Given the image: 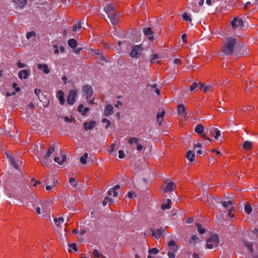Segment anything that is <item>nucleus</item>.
Masks as SVG:
<instances>
[{"mask_svg":"<svg viewBox=\"0 0 258 258\" xmlns=\"http://www.w3.org/2000/svg\"><path fill=\"white\" fill-rule=\"evenodd\" d=\"M236 42L237 41L235 38L232 37L226 38L222 47V52L227 55H232Z\"/></svg>","mask_w":258,"mask_h":258,"instance_id":"obj_1","label":"nucleus"},{"mask_svg":"<svg viewBox=\"0 0 258 258\" xmlns=\"http://www.w3.org/2000/svg\"><path fill=\"white\" fill-rule=\"evenodd\" d=\"M219 236L217 233H211L207 239L206 247L211 249L216 248L219 245Z\"/></svg>","mask_w":258,"mask_h":258,"instance_id":"obj_2","label":"nucleus"},{"mask_svg":"<svg viewBox=\"0 0 258 258\" xmlns=\"http://www.w3.org/2000/svg\"><path fill=\"white\" fill-rule=\"evenodd\" d=\"M143 49V48L141 45L134 46L130 52L131 56L136 58H139L141 55V51H142Z\"/></svg>","mask_w":258,"mask_h":258,"instance_id":"obj_3","label":"nucleus"},{"mask_svg":"<svg viewBox=\"0 0 258 258\" xmlns=\"http://www.w3.org/2000/svg\"><path fill=\"white\" fill-rule=\"evenodd\" d=\"M54 146L53 145H51L49 146V148L45 155V156L43 157V159L42 160V165L43 166H46L47 165V161L50 156L54 152Z\"/></svg>","mask_w":258,"mask_h":258,"instance_id":"obj_4","label":"nucleus"},{"mask_svg":"<svg viewBox=\"0 0 258 258\" xmlns=\"http://www.w3.org/2000/svg\"><path fill=\"white\" fill-rule=\"evenodd\" d=\"M77 96V90H71L69 92V95L67 98V102L70 105H72L75 103V99Z\"/></svg>","mask_w":258,"mask_h":258,"instance_id":"obj_5","label":"nucleus"},{"mask_svg":"<svg viewBox=\"0 0 258 258\" xmlns=\"http://www.w3.org/2000/svg\"><path fill=\"white\" fill-rule=\"evenodd\" d=\"M165 184L162 187V190L164 192L167 191H172L174 189V183L172 181H169L165 183Z\"/></svg>","mask_w":258,"mask_h":258,"instance_id":"obj_6","label":"nucleus"},{"mask_svg":"<svg viewBox=\"0 0 258 258\" xmlns=\"http://www.w3.org/2000/svg\"><path fill=\"white\" fill-rule=\"evenodd\" d=\"M177 110L179 115L185 119L187 117V112L185 110L184 105L183 104H178L177 106Z\"/></svg>","mask_w":258,"mask_h":258,"instance_id":"obj_7","label":"nucleus"},{"mask_svg":"<svg viewBox=\"0 0 258 258\" xmlns=\"http://www.w3.org/2000/svg\"><path fill=\"white\" fill-rule=\"evenodd\" d=\"M83 91L85 93V95L87 99H89L93 95L92 88L90 85H85L83 87Z\"/></svg>","mask_w":258,"mask_h":258,"instance_id":"obj_8","label":"nucleus"},{"mask_svg":"<svg viewBox=\"0 0 258 258\" xmlns=\"http://www.w3.org/2000/svg\"><path fill=\"white\" fill-rule=\"evenodd\" d=\"M243 25V22L241 19L234 18L231 22V26L233 28H236L239 27H242Z\"/></svg>","mask_w":258,"mask_h":258,"instance_id":"obj_9","label":"nucleus"},{"mask_svg":"<svg viewBox=\"0 0 258 258\" xmlns=\"http://www.w3.org/2000/svg\"><path fill=\"white\" fill-rule=\"evenodd\" d=\"M152 232V235L155 237L156 239L159 238L163 234V232L165 231L164 229H157L154 231L152 228L150 229Z\"/></svg>","mask_w":258,"mask_h":258,"instance_id":"obj_10","label":"nucleus"},{"mask_svg":"<svg viewBox=\"0 0 258 258\" xmlns=\"http://www.w3.org/2000/svg\"><path fill=\"white\" fill-rule=\"evenodd\" d=\"M110 19L111 23L116 25L117 24L119 21V16L116 14L115 13L111 14L110 15L108 16Z\"/></svg>","mask_w":258,"mask_h":258,"instance_id":"obj_11","label":"nucleus"},{"mask_svg":"<svg viewBox=\"0 0 258 258\" xmlns=\"http://www.w3.org/2000/svg\"><path fill=\"white\" fill-rule=\"evenodd\" d=\"M95 121L92 120L90 122H84L83 124V127L85 130L88 131L93 129V128L95 126Z\"/></svg>","mask_w":258,"mask_h":258,"instance_id":"obj_12","label":"nucleus"},{"mask_svg":"<svg viewBox=\"0 0 258 258\" xmlns=\"http://www.w3.org/2000/svg\"><path fill=\"white\" fill-rule=\"evenodd\" d=\"M30 72L28 70H23L19 72L18 77L20 79H26L30 76Z\"/></svg>","mask_w":258,"mask_h":258,"instance_id":"obj_13","label":"nucleus"},{"mask_svg":"<svg viewBox=\"0 0 258 258\" xmlns=\"http://www.w3.org/2000/svg\"><path fill=\"white\" fill-rule=\"evenodd\" d=\"M104 11L108 16L114 13L115 8L111 4H107L104 8Z\"/></svg>","mask_w":258,"mask_h":258,"instance_id":"obj_14","label":"nucleus"},{"mask_svg":"<svg viewBox=\"0 0 258 258\" xmlns=\"http://www.w3.org/2000/svg\"><path fill=\"white\" fill-rule=\"evenodd\" d=\"M57 98L60 105H63L65 102L64 94L63 91L59 90L57 92Z\"/></svg>","mask_w":258,"mask_h":258,"instance_id":"obj_15","label":"nucleus"},{"mask_svg":"<svg viewBox=\"0 0 258 258\" xmlns=\"http://www.w3.org/2000/svg\"><path fill=\"white\" fill-rule=\"evenodd\" d=\"M169 246L170 251L173 252H176L178 250V246L176 243V242L173 240H170L168 244Z\"/></svg>","mask_w":258,"mask_h":258,"instance_id":"obj_16","label":"nucleus"},{"mask_svg":"<svg viewBox=\"0 0 258 258\" xmlns=\"http://www.w3.org/2000/svg\"><path fill=\"white\" fill-rule=\"evenodd\" d=\"M37 67L39 69L42 70L46 74H48L50 72L48 66L46 64L39 63L37 65Z\"/></svg>","mask_w":258,"mask_h":258,"instance_id":"obj_17","label":"nucleus"},{"mask_svg":"<svg viewBox=\"0 0 258 258\" xmlns=\"http://www.w3.org/2000/svg\"><path fill=\"white\" fill-rule=\"evenodd\" d=\"M113 113V106L111 105L108 104L106 105L104 110V115L108 116Z\"/></svg>","mask_w":258,"mask_h":258,"instance_id":"obj_18","label":"nucleus"},{"mask_svg":"<svg viewBox=\"0 0 258 258\" xmlns=\"http://www.w3.org/2000/svg\"><path fill=\"white\" fill-rule=\"evenodd\" d=\"M15 3L17 7H20L21 9L24 8V7L27 4V0H13Z\"/></svg>","mask_w":258,"mask_h":258,"instance_id":"obj_19","label":"nucleus"},{"mask_svg":"<svg viewBox=\"0 0 258 258\" xmlns=\"http://www.w3.org/2000/svg\"><path fill=\"white\" fill-rule=\"evenodd\" d=\"M199 84L200 89L203 90L205 93L212 91L213 90V87L211 85L204 86V85L203 83H199Z\"/></svg>","mask_w":258,"mask_h":258,"instance_id":"obj_20","label":"nucleus"},{"mask_svg":"<svg viewBox=\"0 0 258 258\" xmlns=\"http://www.w3.org/2000/svg\"><path fill=\"white\" fill-rule=\"evenodd\" d=\"M165 114V112L162 111L159 112L157 114V122L159 125H161L163 120V116Z\"/></svg>","mask_w":258,"mask_h":258,"instance_id":"obj_21","label":"nucleus"},{"mask_svg":"<svg viewBox=\"0 0 258 258\" xmlns=\"http://www.w3.org/2000/svg\"><path fill=\"white\" fill-rule=\"evenodd\" d=\"M252 146V143L248 141H245L242 145V148L244 150H250Z\"/></svg>","mask_w":258,"mask_h":258,"instance_id":"obj_22","label":"nucleus"},{"mask_svg":"<svg viewBox=\"0 0 258 258\" xmlns=\"http://www.w3.org/2000/svg\"><path fill=\"white\" fill-rule=\"evenodd\" d=\"M252 210V209L250 204L248 202H246L244 206V211L245 213L247 214H250L251 213Z\"/></svg>","mask_w":258,"mask_h":258,"instance_id":"obj_23","label":"nucleus"},{"mask_svg":"<svg viewBox=\"0 0 258 258\" xmlns=\"http://www.w3.org/2000/svg\"><path fill=\"white\" fill-rule=\"evenodd\" d=\"M68 45L72 48L75 49L77 46V41L72 38L68 40Z\"/></svg>","mask_w":258,"mask_h":258,"instance_id":"obj_24","label":"nucleus"},{"mask_svg":"<svg viewBox=\"0 0 258 258\" xmlns=\"http://www.w3.org/2000/svg\"><path fill=\"white\" fill-rule=\"evenodd\" d=\"M195 155L191 151H188L186 155V157L190 162H192L194 160Z\"/></svg>","mask_w":258,"mask_h":258,"instance_id":"obj_25","label":"nucleus"},{"mask_svg":"<svg viewBox=\"0 0 258 258\" xmlns=\"http://www.w3.org/2000/svg\"><path fill=\"white\" fill-rule=\"evenodd\" d=\"M195 130L197 134H202L204 131V126L201 124H198L196 126Z\"/></svg>","mask_w":258,"mask_h":258,"instance_id":"obj_26","label":"nucleus"},{"mask_svg":"<svg viewBox=\"0 0 258 258\" xmlns=\"http://www.w3.org/2000/svg\"><path fill=\"white\" fill-rule=\"evenodd\" d=\"M243 242L244 245L249 249L250 252L252 253L253 251L252 244L250 242L246 241H244Z\"/></svg>","mask_w":258,"mask_h":258,"instance_id":"obj_27","label":"nucleus"},{"mask_svg":"<svg viewBox=\"0 0 258 258\" xmlns=\"http://www.w3.org/2000/svg\"><path fill=\"white\" fill-rule=\"evenodd\" d=\"M7 157L9 158V160L11 162V164L13 167L15 168L16 169H18L19 168L17 163H16L15 159L11 156H9L8 155H7Z\"/></svg>","mask_w":258,"mask_h":258,"instance_id":"obj_28","label":"nucleus"},{"mask_svg":"<svg viewBox=\"0 0 258 258\" xmlns=\"http://www.w3.org/2000/svg\"><path fill=\"white\" fill-rule=\"evenodd\" d=\"M88 154L87 153H84L80 158V161L83 164H85L87 163V159L88 158Z\"/></svg>","mask_w":258,"mask_h":258,"instance_id":"obj_29","label":"nucleus"},{"mask_svg":"<svg viewBox=\"0 0 258 258\" xmlns=\"http://www.w3.org/2000/svg\"><path fill=\"white\" fill-rule=\"evenodd\" d=\"M82 28L81 23L80 22H78L77 24H75L72 27V31L73 32L77 31V30H80Z\"/></svg>","mask_w":258,"mask_h":258,"instance_id":"obj_30","label":"nucleus"},{"mask_svg":"<svg viewBox=\"0 0 258 258\" xmlns=\"http://www.w3.org/2000/svg\"><path fill=\"white\" fill-rule=\"evenodd\" d=\"M54 223L56 226L60 227V224L63 222L64 219L62 217H59L58 218H55Z\"/></svg>","mask_w":258,"mask_h":258,"instance_id":"obj_31","label":"nucleus"},{"mask_svg":"<svg viewBox=\"0 0 258 258\" xmlns=\"http://www.w3.org/2000/svg\"><path fill=\"white\" fill-rule=\"evenodd\" d=\"M214 132H215V133L214 138H215V139L217 140L220 136V131L218 130L217 128H214L213 131H210V133L213 135L214 134Z\"/></svg>","mask_w":258,"mask_h":258,"instance_id":"obj_32","label":"nucleus"},{"mask_svg":"<svg viewBox=\"0 0 258 258\" xmlns=\"http://www.w3.org/2000/svg\"><path fill=\"white\" fill-rule=\"evenodd\" d=\"M171 203V200H170L169 199H167V203L162 205L161 209L163 210H164L165 209H169L170 208V205Z\"/></svg>","mask_w":258,"mask_h":258,"instance_id":"obj_33","label":"nucleus"},{"mask_svg":"<svg viewBox=\"0 0 258 258\" xmlns=\"http://www.w3.org/2000/svg\"><path fill=\"white\" fill-rule=\"evenodd\" d=\"M198 231L200 234H204L206 232V229L203 228L201 224L198 223L197 224Z\"/></svg>","mask_w":258,"mask_h":258,"instance_id":"obj_34","label":"nucleus"},{"mask_svg":"<svg viewBox=\"0 0 258 258\" xmlns=\"http://www.w3.org/2000/svg\"><path fill=\"white\" fill-rule=\"evenodd\" d=\"M144 33L146 36H148L152 35L153 33V32L150 27H148L144 29Z\"/></svg>","mask_w":258,"mask_h":258,"instance_id":"obj_35","label":"nucleus"},{"mask_svg":"<svg viewBox=\"0 0 258 258\" xmlns=\"http://www.w3.org/2000/svg\"><path fill=\"white\" fill-rule=\"evenodd\" d=\"M107 202H109L110 203L112 204L114 202V201L108 197H105L104 201H103V205L104 206H106Z\"/></svg>","mask_w":258,"mask_h":258,"instance_id":"obj_36","label":"nucleus"},{"mask_svg":"<svg viewBox=\"0 0 258 258\" xmlns=\"http://www.w3.org/2000/svg\"><path fill=\"white\" fill-rule=\"evenodd\" d=\"M135 143L136 144H138V142H139V139H137V138L136 137H132L131 138H130L128 140V144H133L134 143Z\"/></svg>","mask_w":258,"mask_h":258,"instance_id":"obj_37","label":"nucleus"},{"mask_svg":"<svg viewBox=\"0 0 258 258\" xmlns=\"http://www.w3.org/2000/svg\"><path fill=\"white\" fill-rule=\"evenodd\" d=\"M107 194L109 196H111L112 195L113 196L115 197H117L118 195L117 192L114 189H111V188L107 191Z\"/></svg>","mask_w":258,"mask_h":258,"instance_id":"obj_38","label":"nucleus"},{"mask_svg":"<svg viewBox=\"0 0 258 258\" xmlns=\"http://www.w3.org/2000/svg\"><path fill=\"white\" fill-rule=\"evenodd\" d=\"M182 18L185 21H189V22H191V19L189 15H188L187 14V13H184L182 15Z\"/></svg>","mask_w":258,"mask_h":258,"instance_id":"obj_39","label":"nucleus"},{"mask_svg":"<svg viewBox=\"0 0 258 258\" xmlns=\"http://www.w3.org/2000/svg\"><path fill=\"white\" fill-rule=\"evenodd\" d=\"M36 33L34 31L29 32L26 34V37L28 39H30L32 37H35Z\"/></svg>","mask_w":258,"mask_h":258,"instance_id":"obj_40","label":"nucleus"},{"mask_svg":"<svg viewBox=\"0 0 258 258\" xmlns=\"http://www.w3.org/2000/svg\"><path fill=\"white\" fill-rule=\"evenodd\" d=\"M159 58L158 55L157 54H155L153 55V57L151 60V63H154V62H158V60H156Z\"/></svg>","mask_w":258,"mask_h":258,"instance_id":"obj_41","label":"nucleus"},{"mask_svg":"<svg viewBox=\"0 0 258 258\" xmlns=\"http://www.w3.org/2000/svg\"><path fill=\"white\" fill-rule=\"evenodd\" d=\"M159 252L158 249L156 248H152L149 249V253L150 254H157Z\"/></svg>","mask_w":258,"mask_h":258,"instance_id":"obj_42","label":"nucleus"},{"mask_svg":"<svg viewBox=\"0 0 258 258\" xmlns=\"http://www.w3.org/2000/svg\"><path fill=\"white\" fill-rule=\"evenodd\" d=\"M232 204V201H229L227 202L226 201H224L222 202V206L227 208L228 205H231Z\"/></svg>","mask_w":258,"mask_h":258,"instance_id":"obj_43","label":"nucleus"},{"mask_svg":"<svg viewBox=\"0 0 258 258\" xmlns=\"http://www.w3.org/2000/svg\"><path fill=\"white\" fill-rule=\"evenodd\" d=\"M199 87V84L197 83H194L192 84V85L190 86V91H193L196 88H198Z\"/></svg>","mask_w":258,"mask_h":258,"instance_id":"obj_44","label":"nucleus"},{"mask_svg":"<svg viewBox=\"0 0 258 258\" xmlns=\"http://www.w3.org/2000/svg\"><path fill=\"white\" fill-rule=\"evenodd\" d=\"M102 122H107V123L105 125V128L107 129L110 126V121L107 119V118H103L102 120Z\"/></svg>","mask_w":258,"mask_h":258,"instance_id":"obj_45","label":"nucleus"},{"mask_svg":"<svg viewBox=\"0 0 258 258\" xmlns=\"http://www.w3.org/2000/svg\"><path fill=\"white\" fill-rule=\"evenodd\" d=\"M69 246L73 249L74 250L77 251L78 250V248L77 247L76 244L75 243H72L70 244H69Z\"/></svg>","mask_w":258,"mask_h":258,"instance_id":"obj_46","label":"nucleus"},{"mask_svg":"<svg viewBox=\"0 0 258 258\" xmlns=\"http://www.w3.org/2000/svg\"><path fill=\"white\" fill-rule=\"evenodd\" d=\"M54 162L57 163L59 165H62L63 164V161H61L59 157H55L53 159Z\"/></svg>","mask_w":258,"mask_h":258,"instance_id":"obj_47","label":"nucleus"},{"mask_svg":"<svg viewBox=\"0 0 258 258\" xmlns=\"http://www.w3.org/2000/svg\"><path fill=\"white\" fill-rule=\"evenodd\" d=\"M175 252L169 251L167 253L168 256L169 258H175V255L174 254Z\"/></svg>","mask_w":258,"mask_h":258,"instance_id":"obj_48","label":"nucleus"},{"mask_svg":"<svg viewBox=\"0 0 258 258\" xmlns=\"http://www.w3.org/2000/svg\"><path fill=\"white\" fill-rule=\"evenodd\" d=\"M118 153H119V158L120 159H122L125 157V154H124L123 151L120 150L118 151Z\"/></svg>","mask_w":258,"mask_h":258,"instance_id":"obj_49","label":"nucleus"},{"mask_svg":"<svg viewBox=\"0 0 258 258\" xmlns=\"http://www.w3.org/2000/svg\"><path fill=\"white\" fill-rule=\"evenodd\" d=\"M191 240L194 242H197L199 241V239L196 235H194L192 236Z\"/></svg>","mask_w":258,"mask_h":258,"instance_id":"obj_50","label":"nucleus"},{"mask_svg":"<svg viewBox=\"0 0 258 258\" xmlns=\"http://www.w3.org/2000/svg\"><path fill=\"white\" fill-rule=\"evenodd\" d=\"M200 135H201V137L202 138H203L204 139L207 140L209 141L210 142H211L212 141V140L210 138H209V137L206 136V135L205 133H203L202 134H200Z\"/></svg>","mask_w":258,"mask_h":258,"instance_id":"obj_51","label":"nucleus"},{"mask_svg":"<svg viewBox=\"0 0 258 258\" xmlns=\"http://www.w3.org/2000/svg\"><path fill=\"white\" fill-rule=\"evenodd\" d=\"M93 255L95 256H96V257H99L100 256V254L99 251L98 250H97V249L94 250L93 251Z\"/></svg>","mask_w":258,"mask_h":258,"instance_id":"obj_52","label":"nucleus"},{"mask_svg":"<svg viewBox=\"0 0 258 258\" xmlns=\"http://www.w3.org/2000/svg\"><path fill=\"white\" fill-rule=\"evenodd\" d=\"M84 108V105L81 104H80L78 107V111L80 113H83V109Z\"/></svg>","mask_w":258,"mask_h":258,"instance_id":"obj_53","label":"nucleus"},{"mask_svg":"<svg viewBox=\"0 0 258 258\" xmlns=\"http://www.w3.org/2000/svg\"><path fill=\"white\" fill-rule=\"evenodd\" d=\"M115 148V144H112L110 146V149L109 150L108 152L110 153H111L113 151Z\"/></svg>","mask_w":258,"mask_h":258,"instance_id":"obj_54","label":"nucleus"},{"mask_svg":"<svg viewBox=\"0 0 258 258\" xmlns=\"http://www.w3.org/2000/svg\"><path fill=\"white\" fill-rule=\"evenodd\" d=\"M233 209V207H231L230 209H228V216L231 218L234 217V215L231 213Z\"/></svg>","mask_w":258,"mask_h":258,"instance_id":"obj_55","label":"nucleus"},{"mask_svg":"<svg viewBox=\"0 0 258 258\" xmlns=\"http://www.w3.org/2000/svg\"><path fill=\"white\" fill-rule=\"evenodd\" d=\"M17 66L19 68H23L25 67V65L22 63L20 61H18L17 62Z\"/></svg>","mask_w":258,"mask_h":258,"instance_id":"obj_56","label":"nucleus"},{"mask_svg":"<svg viewBox=\"0 0 258 258\" xmlns=\"http://www.w3.org/2000/svg\"><path fill=\"white\" fill-rule=\"evenodd\" d=\"M34 92L36 94V95L38 97V98H39V96L40 93H41V90L38 89H35L34 90Z\"/></svg>","mask_w":258,"mask_h":258,"instance_id":"obj_57","label":"nucleus"},{"mask_svg":"<svg viewBox=\"0 0 258 258\" xmlns=\"http://www.w3.org/2000/svg\"><path fill=\"white\" fill-rule=\"evenodd\" d=\"M254 107H252V106L251 105H249L247 107H244L243 108V110L244 111H245L246 110H250L251 108H253Z\"/></svg>","mask_w":258,"mask_h":258,"instance_id":"obj_58","label":"nucleus"},{"mask_svg":"<svg viewBox=\"0 0 258 258\" xmlns=\"http://www.w3.org/2000/svg\"><path fill=\"white\" fill-rule=\"evenodd\" d=\"M53 47L55 48V49L54 51V52L55 54H57L59 53V50H58V47L55 45L53 46Z\"/></svg>","mask_w":258,"mask_h":258,"instance_id":"obj_59","label":"nucleus"},{"mask_svg":"<svg viewBox=\"0 0 258 258\" xmlns=\"http://www.w3.org/2000/svg\"><path fill=\"white\" fill-rule=\"evenodd\" d=\"M100 59H101L102 60H105L106 62H108V61L106 59V57L102 53H100Z\"/></svg>","mask_w":258,"mask_h":258,"instance_id":"obj_60","label":"nucleus"},{"mask_svg":"<svg viewBox=\"0 0 258 258\" xmlns=\"http://www.w3.org/2000/svg\"><path fill=\"white\" fill-rule=\"evenodd\" d=\"M143 148V146L140 144H137V149L140 151H141Z\"/></svg>","mask_w":258,"mask_h":258,"instance_id":"obj_61","label":"nucleus"},{"mask_svg":"<svg viewBox=\"0 0 258 258\" xmlns=\"http://www.w3.org/2000/svg\"><path fill=\"white\" fill-rule=\"evenodd\" d=\"M89 110V108H88V107L84 108V111L82 113V115H86Z\"/></svg>","mask_w":258,"mask_h":258,"instance_id":"obj_62","label":"nucleus"},{"mask_svg":"<svg viewBox=\"0 0 258 258\" xmlns=\"http://www.w3.org/2000/svg\"><path fill=\"white\" fill-rule=\"evenodd\" d=\"M174 63L181 64V61L180 59L175 58L173 61Z\"/></svg>","mask_w":258,"mask_h":258,"instance_id":"obj_63","label":"nucleus"},{"mask_svg":"<svg viewBox=\"0 0 258 258\" xmlns=\"http://www.w3.org/2000/svg\"><path fill=\"white\" fill-rule=\"evenodd\" d=\"M186 37L187 35L186 34H183L181 36V38L184 42H186Z\"/></svg>","mask_w":258,"mask_h":258,"instance_id":"obj_64","label":"nucleus"}]
</instances>
